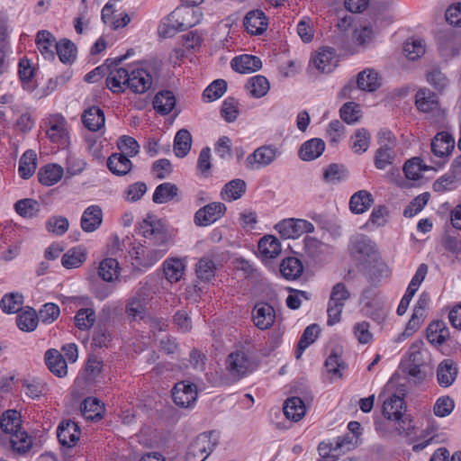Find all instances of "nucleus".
<instances>
[{"label": "nucleus", "mask_w": 461, "mask_h": 461, "mask_svg": "<svg viewBox=\"0 0 461 461\" xmlns=\"http://www.w3.org/2000/svg\"><path fill=\"white\" fill-rule=\"evenodd\" d=\"M139 233L149 241V246L139 247L132 252L133 265L138 268H149L166 254L168 232L160 219L147 214L139 223Z\"/></svg>", "instance_id": "nucleus-1"}, {"label": "nucleus", "mask_w": 461, "mask_h": 461, "mask_svg": "<svg viewBox=\"0 0 461 461\" xmlns=\"http://www.w3.org/2000/svg\"><path fill=\"white\" fill-rule=\"evenodd\" d=\"M405 409L404 399L396 394L390 396L384 402L383 414L387 420L398 422L396 430L400 435H409L414 428L412 420L404 416Z\"/></svg>", "instance_id": "nucleus-2"}, {"label": "nucleus", "mask_w": 461, "mask_h": 461, "mask_svg": "<svg viewBox=\"0 0 461 461\" xmlns=\"http://www.w3.org/2000/svg\"><path fill=\"white\" fill-rule=\"evenodd\" d=\"M275 229L285 240L298 239L303 234L314 231V225L303 219L289 218L276 224Z\"/></svg>", "instance_id": "nucleus-3"}, {"label": "nucleus", "mask_w": 461, "mask_h": 461, "mask_svg": "<svg viewBox=\"0 0 461 461\" xmlns=\"http://www.w3.org/2000/svg\"><path fill=\"white\" fill-rule=\"evenodd\" d=\"M213 434V431H209L197 436L188 447L186 461H204L216 445L215 440L212 439Z\"/></svg>", "instance_id": "nucleus-4"}, {"label": "nucleus", "mask_w": 461, "mask_h": 461, "mask_svg": "<svg viewBox=\"0 0 461 461\" xmlns=\"http://www.w3.org/2000/svg\"><path fill=\"white\" fill-rule=\"evenodd\" d=\"M226 369L233 380H240L253 370V363L243 350H237L229 355Z\"/></svg>", "instance_id": "nucleus-5"}, {"label": "nucleus", "mask_w": 461, "mask_h": 461, "mask_svg": "<svg viewBox=\"0 0 461 461\" xmlns=\"http://www.w3.org/2000/svg\"><path fill=\"white\" fill-rule=\"evenodd\" d=\"M152 85L153 76L147 68L138 67L128 69L126 87L132 93L144 94L151 88Z\"/></svg>", "instance_id": "nucleus-6"}, {"label": "nucleus", "mask_w": 461, "mask_h": 461, "mask_svg": "<svg viewBox=\"0 0 461 461\" xmlns=\"http://www.w3.org/2000/svg\"><path fill=\"white\" fill-rule=\"evenodd\" d=\"M278 150L271 145H264L256 149L245 160L248 169L255 170L269 166L277 157Z\"/></svg>", "instance_id": "nucleus-7"}, {"label": "nucleus", "mask_w": 461, "mask_h": 461, "mask_svg": "<svg viewBox=\"0 0 461 461\" xmlns=\"http://www.w3.org/2000/svg\"><path fill=\"white\" fill-rule=\"evenodd\" d=\"M226 210V205L221 202L210 203L196 211L194 222L199 227L212 225L225 214Z\"/></svg>", "instance_id": "nucleus-8"}, {"label": "nucleus", "mask_w": 461, "mask_h": 461, "mask_svg": "<svg viewBox=\"0 0 461 461\" xmlns=\"http://www.w3.org/2000/svg\"><path fill=\"white\" fill-rule=\"evenodd\" d=\"M172 399L174 403L179 407L191 406L197 399L195 384L185 381L176 383L172 389Z\"/></svg>", "instance_id": "nucleus-9"}, {"label": "nucleus", "mask_w": 461, "mask_h": 461, "mask_svg": "<svg viewBox=\"0 0 461 461\" xmlns=\"http://www.w3.org/2000/svg\"><path fill=\"white\" fill-rule=\"evenodd\" d=\"M252 320L259 330H267L275 322L276 312L272 305L265 302H259L255 304L252 311Z\"/></svg>", "instance_id": "nucleus-10"}, {"label": "nucleus", "mask_w": 461, "mask_h": 461, "mask_svg": "<svg viewBox=\"0 0 461 461\" xmlns=\"http://www.w3.org/2000/svg\"><path fill=\"white\" fill-rule=\"evenodd\" d=\"M415 105L419 112L424 113H439L440 104L435 93L427 88H420L415 95Z\"/></svg>", "instance_id": "nucleus-11"}, {"label": "nucleus", "mask_w": 461, "mask_h": 461, "mask_svg": "<svg viewBox=\"0 0 461 461\" xmlns=\"http://www.w3.org/2000/svg\"><path fill=\"white\" fill-rule=\"evenodd\" d=\"M57 437L62 446L71 447L79 440V426L70 420H63L58 427Z\"/></svg>", "instance_id": "nucleus-12"}, {"label": "nucleus", "mask_w": 461, "mask_h": 461, "mask_svg": "<svg viewBox=\"0 0 461 461\" xmlns=\"http://www.w3.org/2000/svg\"><path fill=\"white\" fill-rule=\"evenodd\" d=\"M243 25L251 35H261L267 29V18L262 10L255 9L245 15Z\"/></svg>", "instance_id": "nucleus-13"}, {"label": "nucleus", "mask_w": 461, "mask_h": 461, "mask_svg": "<svg viewBox=\"0 0 461 461\" xmlns=\"http://www.w3.org/2000/svg\"><path fill=\"white\" fill-rule=\"evenodd\" d=\"M103 216V210L99 205L93 204L88 206L81 216V229L87 233L94 232L102 225Z\"/></svg>", "instance_id": "nucleus-14"}, {"label": "nucleus", "mask_w": 461, "mask_h": 461, "mask_svg": "<svg viewBox=\"0 0 461 461\" xmlns=\"http://www.w3.org/2000/svg\"><path fill=\"white\" fill-rule=\"evenodd\" d=\"M351 251L359 258H373L376 255L375 243L366 235L358 234L350 242Z\"/></svg>", "instance_id": "nucleus-15"}, {"label": "nucleus", "mask_w": 461, "mask_h": 461, "mask_svg": "<svg viewBox=\"0 0 461 461\" xmlns=\"http://www.w3.org/2000/svg\"><path fill=\"white\" fill-rule=\"evenodd\" d=\"M233 70L241 74H250L262 67L261 59L253 55H240L232 59L230 62Z\"/></svg>", "instance_id": "nucleus-16"}, {"label": "nucleus", "mask_w": 461, "mask_h": 461, "mask_svg": "<svg viewBox=\"0 0 461 461\" xmlns=\"http://www.w3.org/2000/svg\"><path fill=\"white\" fill-rule=\"evenodd\" d=\"M45 362L50 371L58 377H64L68 374V365L63 355L57 349L51 348L45 353Z\"/></svg>", "instance_id": "nucleus-17"}, {"label": "nucleus", "mask_w": 461, "mask_h": 461, "mask_svg": "<svg viewBox=\"0 0 461 461\" xmlns=\"http://www.w3.org/2000/svg\"><path fill=\"white\" fill-rule=\"evenodd\" d=\"M316 68L321 73H330L337 67L336 51L332 48H324L313 59Z\"/></svg>", "instance_id": "nucleus-18"}, {"label": "nucleus", "mask_w": 461, "mask_h": 461, "mask_svg": "<svg viewBox=\"0 0 461 461\" xmlns=\"http://www.w3.org/2000/svg\"><path fill=\"white\" fill-rule=\"evenodd\" d=\"M325 150V142L319 138L311 139L302 144L299 149V158L303 161H312L318 158Z\"/></svg>", "instance_id": "nucleus-19"}, {"label": "nucleus", "mask_w": 461, "mask_h": 461, "mask_svg": "<svg viewBox=\"0 0 461 461\" xmlns=\"http://www.w3.org/2000/svg\"><path fill=\"white\" fill-rule=\"evenodd\" d=\"M55 37L51 32L46 30L39 31L36 36V44L38 50L46 59H53L57 46Z\"/></svg>", "instance_id": "nucleus-20"}, {"label": "nucleus", "mask_w": 461, "mask_h": 461, "mask_svg": "<svg viewBox=\"0 0 461 461\" xmlns=\"http://www.w3.org/2000/svg\"><path fill=\"white\" fill-rule=\"evenodd\" d=\"M82 122L90 131H97L104 127L105 117L104 111L97 106H91L82 114Z\"/></svg>", "instance_id": "nucleus-21"}, {"label": "nucleus", "mask_w": 461, "mask_h": 461, "mask_svg": "<svg viewBox=\"0 0 461 461\" xmlns=\"http://www.w3.org/2000/svg\"><path fill=\"white\" fill-rule=\"evenodd\" d=\"M455 147V140L452 136L445 131L438 132L431 141V151L438 157H444L450 154Z\"/></svg>", "instance_id": "nucleus-22"}, {"label": "nucleus", "mask_w": 461, "mask_h": 461, "mask_svg": "<svg viewBox=\"0 0 461 461\" xmlns=\"http://www.w3.org/2000/svg\"><path fill=\"white\" fill-rule=\"evenodd\" d=\"M106 165L113 175L119 176L127 175L132 168L131 161L122 153H113L107 158Z\"/></svg>", "instance_id": "nucleus-23"}, {"label": "nucleus", "mask_w": 461, "mask_h": 461, "mask_svg": "<svg viewBox=\"0 0 461 461\" xmlns=\"http://www.w3.org/2000/svg\"><path fill=\"white\" fill-rule=\"evenodd\" d=\"M176 106V96L169 90H161L156 94L153 99L154 110L161 115H167Z\"/></svg>", "instance_id": "nucleus-24"}, {"label": "nucleus", "mask_w": 461, "mask_h": 461, "mask_svg": "<svg viewBox=\"0 0 461 461\" xmlns=\"http://www.w3.org/2000/svg\"><path fill=\"white\" fill-rule=\"evenodd\" d=\"M449 335V330L443 321H434L427 328V339L433 345L444 344Z\"/></svg>", "instance_id": "nucleus-25"}, {"label": "nucleus", "mask_w": 461, "mask_h": 461, "mask_svg": "<svg viewBox=\"0 0 461 461\" xmlns=\"http://www.w3.org/2000/svg\"><path fill=\"white\" fill-rule=\"evenodd\" d=\"M457 368L450 359L442 361L437 370V378L440 386L448 387L456 380Z\"/></svg>", "instance_id": "nucleus-26"}, {"label": "nucleus", "mask_w": 461, "mask_h": 461, "mask_svg": "<svg viewBox=\"0 0 461 461\" xmlns=\"http://www.w3.org/2000/svg\"><path fill=\"white\" fill-rule=\"evenodd\" d=\"M374 203L372 194L366 190L355 193L349 200V209L355 214L366 212Z\"/></svg>", "instance_id": "nucleus-27"}, {"label": "nucleus", "mask_w": 461, "mask_h": 461, "mask_svg": "<svg viewBox=\"0 0 461 461\" xmlns=\"http://www.w3.org/2000/svg\"><path fill=\"white\" fill-rule=\"evenodd\" d=\"M247 190L246 182L236 178L226 183L221 192V196L224 201L232 202L244 195Z\"/></svg>", "instance_id": "nucleus-28"}, {"label": "nucleus", "mask_w": 461, "mask_h": 461, "mask_svg": "<svg viewBox=\"0 0 461 461\" xmlns=\"http://www.w3.org/2000/svg\"><path fill=\"white\" fill-rule=\"evenodd\" d=\"M283 411L288 420L299 421L305 415L306 408L300 397L294 396L285 400Z\"/></svg>", "instance_id": "nucleus-29"}, {"label": "nucleus", "mask_w": 461, "mask_h": 461, "mask_svg": "<svg viewBox=\"0 0 461 461\" xmlns=\"http://www.w3.org/2000/svg\"><path fill=\"white\" fill-rule=\"evenodd\" d=\"M128 69L123 68H115L112 69L106 78L107 87L114 94L122 93L126 87V78Z\"/></svg>", "instance_id": "nucleus-30"}, {"label": "nucleus", "mask_w": 461, "mask_h": 461, "mask_svg": "<svg viewBox=\"0 0 461 461\" xmlns=\"http://www.w3.org/2000/svg\"><path fill=\"white\" fill-rule=\"evenodd\" d=\"M63 168L56 164H49L40 168L38 172L39 182L46 186L58 183L63 176Z\"/></svg>", "instance_id": "nucleus-31"}, {"label": "nucleus", "mask_w": 461, "mask_h": 461, "mask_svg": "<svg viewBox=\"0 0 461 461\" xmlns=\"http://www.w3.org/2000/svg\"><path fill=\"white\" fill-rule=\"evenodd\" d=\"M87 258L86 249L78 246L68 249L61 258L62 266L67 269L79 267Z\"/></svg>", "instance_id": "nucleus-32"}, {"label": "nucleus", "mask_w": 461, "mask_h": 461, "mask_svg": "<svg viewBox=\"0 0 461 461\" xmlns=\"http://www.w3.org/2000/svg\"><path fill=\"white\" fill-rule=\"evenodd\" d=\"M39 323L37 312L32 307H25L16 317L17 327L25 332L33 331Z\"/></svg>", "instance_id": "nucleus-33"}, {"label": "nucleus", "mask_w": 461, "mask_h": 461, "mask_svg": "<svg viewBox=\"0 0 461 461\" xmlns=\"http://www.w3.org/2000/svg\"><path fill=\"white\" fill-rule=\"evenodd\" d=\"M179 193V188L176 185L170 182H165L158 185L152 196V201L155 203L162 204L173 201Z\"/></svg>", "instance_id": "nucleus-34"}, {"label": "nucleus", "mask_w": 461, "mask_h": 461, "mask_svg": "<svg viewBox=\"0 0 461 461\" xmlns=\"http://www.w3.org/2000/svg\"><path fill=\"white\" fill-rule=\"evenodd\" d=\"M321 329L318 324H311L303 330L295 351V357L298 359L302 357L304 350L313 344L318 339Z\"/></svg>", "instance_id": "nucleus-35"}, {"label": "nucleus", "mask_w": 461, "mask_h": 461, "mask_svg": "<svg viewBox=\"0 0 461 461\" xmlns=\"http://www.w3.org/2000/svg\"><path fill=\"white\" fill-rule=\"evenodd\" d=\"M380 85L378 74L373 69H365L357 75V86L360 90L374 92Z\"/></svg>", "instance_id": "nucleus-36"}, {"label": "nucleus", "mask_w": 461, "mask_h": 461, "mask_svg": "<svg viewBox=\"0 0 461 461\" xmlns=\"http://www.w3.org/2000/svg\"><path fill=\"white\" fill-rule=\"evenodd\" d=\"M351 441L347 438H338L335 445L330 442H321L318 446V451L321 457H326L329 459H335L338 452L348 450L349 447H346L347 445H350Z\"/></svg>", "instance_id": "nucleus-37"}, {"label": "nucleus", "mask_w": 461, "mask_h": 461, "mask_svg": "<svg viewBox=\"0 0 461 461\" xmlns=\"http://www.w3.org/2000/svg\"><path fill=\"white\" fill-rule=\"evenodd\" d=\"M185 266L180 258H172L163 263V270L166 278L170 283L178 282L185 272Z\"/></svg>", "instance_id": "nucleus-38"}, {"label": "nucleus", "mask_w": 461, "mask_h": 461, "mask_svg": "<svg viewBox=\"0 0 461 461\" xmlns=\"http://www.w3.org/2000/svg\"><path fill=\"white\" fill-rule=\"evenodd\" d=\"M303 267L300 259L289 257L280 264V273L287 280H295L303 273Z\"/></svg>", "instance_id": "nucleus-39"}, {"label": "nucleus", "mask_w": 461, "mask_h": 461, "mask_svg": "<svg viewBox=\"0 0 461 461\" xmlns=\"http://www.w3.org/2000/svg\"><path fill=\"white\" fill-rule=\"evenodd\" d=\"M7 439L12 449L19 454L28 452L32 445L31 438L28 436L27 432L22 430V429L12 433L7 437Z\"/></svg>", "instance_id": "nucleus-40"}, {"label": "nucleus", "mask_w": 461, "mask_h": 461, "mask_svg": "<svg viewBox=\"0 0 461 461\" xmlns=\"http://www.w3.org/2000/svg\"><path fill=\"white\" fill-rule=\"evenodd\" d=\"M0 427L6 437L21 429V418L18 411L8 410L4 412L0 420Z\"/></svg>", "instance_id": "nucleus-41"}, {"label": "nucleus", "mask_w": 461, "mask_h": 461, "mask_svg": "<svg viewBox=\"0 0 461 461\" xmlns=\"http://www.w3.org/2000/svg\"><path fill=\"white\" fill-rule=\"evenodd\" d=\"M80 408L84 418L88 420H100L104 410L101 401L93 397L85 399Z\"/></svg>", "instance_id": "nucleus-42"}, {"label": "nucleus", "mask_w": 461, "mask_h": 461, "mask_svg": "<svg viewBox=\"0 0 461 461\" xmlns=\"http://www.w3.org/2000/svg\"><path fill=\"white\" fill-rule=\"evenodd\" d=\"M270 88L268 80L264 76H255L249 78L246 85V89L249 94L254 98H260L265 96Z\"/></svg>", "instance_id": "nucleus-43"}, {"label": "nucleus", "mask_w": 461, "mask_h": 461, "mask_svg": "<svg viewBox=\"0 0 461 461\" xmlns=\"http://www.w3.org/2000/svg\"><path fill=\"white\" fill-rule=\"evenodd\" d=\"M192 136L186 129L179 130L174 140V152L177 158H185L190 151Z\"/></svg>", "instance_id": "nucleus-44"}, {"label": "nucleus", "mask_w": 461, "mask_h": 461, "mask_svg": "<svg viewBox=\"0 0 461 461\" xmlns=\"http://www.w3.org/2000/svg\"><path fill=\"white\" fill-rule=\"evenodd\" d=\"M37 155L34 150H26L20 158L19 175L23 179L30 178L35 172Z\"/></svg>", "instance_id": "nucleus-45"}, {"label": "nucleus", "mask_w": 461, "mask_h": 461, "mask_svg": "<svg viewBox=\"0 0 461 461\" xmlns=\"http://www.w3.org/2000/svg\"><path fill=\"white\" fill-rule=\"evenodd\" d=\"M259 252L267 258H275L281 253L280 241L272 235L263 237L258 242Z\"/></svg>", "instance_id": "nucleus-46"}, {"label": "nucleus", "mask_w": 461, "mask_h": 461, "mask_svg": "<svg viewBox=\"0 0 461 461\" xmlns=\"http://www.w3.org/2000/svg\"><path fill=\"white\" fill-rule=\"evenodd\" d=\"M119 268V263L115 258H107L100 262L98 275L104 281L111 283L118 278Z\"/></svg>", "instance_id": "nucleus-47"}, {"label": "nucleus", "mask_w": 461, "mask_h": 461, "mask_svg": "<svg viewBox=\"0 0 461 461\" xmlns=\"http://www.w3.org/2000/svg\"><path fill=\"white\" fill-rule=\"evenodd\" d=\"M195 273L202 282H209L215 276L216 265L212 259L203 257L198 260Z\"/></svg>", "instance_id": "nucleus-48"}, {"label": "nucleus", "mask_w": 461, "mask_h": 461, "mask_svg": "<svg viewBox=\"0 0 461 461\" xmlns=\"http://www.w3.org/2000/svg\"><path fill=\"white\" fill-rule=\"evenodd\" d=\"M56 52L62 63H72L77 57V47L68 39H62L57 43Z\"/></svg>", "instance_id": "nucleus-49"}, {"label": "nucleus", "mask_w": 461, "mask_h": 461, "mask_svg": "<svg viewBox=\"0 0 461 461\" xmlns=\"http://www.w3.org/2000/svg\"><path fill=\"white\" fill-rule=\"evenodd\" d=\"M14 210L23 218H32L40 212V203L31 198L21 199L14 203Z\"/></svg>", "instance_id": "nucleus-50"}, {"label": "nucleus", "mask_w": 461, "mask_h": 461, "mask_svg": "<svg viewBox=\"0 0 461 461\" xmlns=\"http://www.w3.org/2000/svg\"><path fill=\"white\" fill-rule=\"evenodd\" d=\"M23 303V295L20 293L5 294L0 303L1 309L5 313H15L21 310Z\"/></svg>", "instance_id": "nucleus-51"}, {"label": "nucleus", "mask_w": 461, "mask_h": 461, "mask_svg": "<svg viewBox=\"0 0 461 461\" xmlns=\"http://www.w3.org/2000/svg\"><path fill=\"white\" fill-rule=\"evenodd\" d=\"M395 147H384L379 148L375 156V166L377 169L383 170L387 166L392 165L395 158Z\"/></svg>", "instance_id": "nucleus-52"}, {"label": "nucleus", "mask_w": 461, "mask_h": 461, "mask_svg": "<svg viewBox=\"0 0 461 461\" xmlns=\"http://www.w3.org/2000/svg\"><path fill=\"white\" fill-rule=\"evenodd\" d=\"M428 170V167L423 163L420 158H412L408 160L403 166V171L407 178L411 180L420 179L423 171Z\"/></svg>", "instance_id": "nucleus-53"}, {"label": "nucleus", "mask_w": 461, "mask_h": 461, "mask_svg": "<svg viewBox=\"0 0 461 461\" xmlns=\"http://www.w3.org/2000/svg\"><path fill=\"white\" fill-rule=\"evenodd\" d=\"M226 90V81L223 79H216L203 90V98L207 102L215 101L221 98Z\"/></svg>", "instance_id": "nucleus-54"}, {"label": "nucleus", "mask_w": 461, "mask_h": 461, "mask_svg": "<svg viewBox=\"0 0 461 461\" xmlns=\"http://www.w3.org/2000/svg\"><path fill=\"white\" fill-rule=\"evenodd\" d=\"M75 325L81 330L90 329L95 321V312L91 308H81L75 316Z\"/></svg>", "instance_id": "nucleus-55"}, {"label": "nucleus", "mask_w": 461, "mask_h": 461, "mask_svg": "<svg viewBox=\"0 0 461 461\" xmlns=\"http://www.w3.org/2000/svg\"><path fill=\"white\" fill-rule=\"evenodd\" d=\"M455 408L454 400L448 396L444 395L437 399L433 406V413L438 418L447 417L452 413Z\"/></svg>", "instance_id": "nucleus-56"}, {"label": "nucleus", "mask_w": 461, "mask_h": 461, "mask_svg": "<svg viewBox=\"0 0 461 461\" xmlns=\"http://www.w3.org/2000/svg\"><path fill=\"white\" fill-rule=\"evenodd\" d=\"M69 227L68 218L64 216H51L46 222V230L56 236L64 235Z\"/></svg>", "instance_id": "nucleus-57"}, {"label": "nucleus", "mask_w": 461, "mask_h": 461, "mask_svg": "<svg viewBox=\"0 0 461 461\" xmlns=\"http://www.w3.org/2000/svg\"><path fill=\"white\" fill-rule=\"evenodd\" d=\"M365 314L377 323H383L386 318L388 312L380 303H366L364 307Z\"/></svg>", "instance_id": "nucleus-58"}, {"label": "nucleus", "mask_w": 461, "mask_h": 461, "mask_svg": "<svg viewBox=\"0 0 461 461\" xmlns=\"http://www.w3.org/2000/svg\"><path fill=\"white\" fill-rule=\"evenodd\" d=\"M429 196L428 192L416 196L404 209L403 215L406 218H411L418 214L428 203Z\"/></svg>", "instance_id": "nucleus-59"}, {"label": "nucleus", "mask_w": 461, "mask_h": 461, "mask_svg": "<svg viewBox=\"0 0 461 461\" xmlns=\"http://www.w3.org/2000/svg\"><path fill=\"white\" fill-rule=\"evenodd\" d=\"M351 294L344 283H337L331 290L329 302L345 307L346 302L350 298Z\"/></svg>", "instance_id": "nucleus-60"}, {"label": "nucleus", "mask_w": 461, "mask_h": 461, "mask_svg": "<svg viewBox=\"0 0 461 461\" xmlns=\"http://www.w3.org/2000/svg\"><path fill=\"white\" fill-rule=\"evenodd\" d=\"M340 118L348 124H353L359 120L360 109L357 104L346 103L339 110Z\"/></svg>", "instance_id": "nucleus-61"}, {"label": "nucleus", "mask_w": 461, "mask_h": 461, "mask_svg": "<svg viewBox=\"0 0 461 461\" xmlns=\"http://www.w3.org/2000/svg\"><path fill=\"white\" fill-rule=\"evenodd\" d=\"M403 50L409 59L415 60L425 53V44L420 39H412L404 43Z\"/></svg>", "instance_id": "nucleus-62"}, {"label": "nucleus", "mask_w": 461, "mask_h": 461, "mask_svg": "<svg viewBox=\"0 0 461 461\" xmlns=\"http://www.w3.org/2000/svg\"><path fill=\"white\" fill-rule=\"evenodd\" d=\"M60 314L59 306L53 303H47L40 309L38 313L39 321L52 323Z\"/></svg>", "instance_id": "nucleus-63"}, {"label": "nucleus", "mask_w": 461, "mask_h": 461, "mask_svg": "<svg viewBox=\"0 0 461 461\" xmlns=\"http://www.w3.org/2000/svg\"><path fill=\"white\" fill-rule=\"evenodd\" d=\"M117 146L121 153L126 155L128 158L136 156L140 151L138 141L134 138L127 135L120 139Z\"/></svg>", "instance_id": "nucleus-64"}]
</instances>
